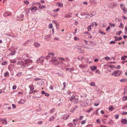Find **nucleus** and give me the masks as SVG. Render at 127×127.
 Wrapping results in <instances>:
<instances>
[{
	"label": "nucleus",
	"mask_w": 127,
	"mask_h": 127,
	"mask_svg": "<svg viewBox=\"0 0 127 127\" xmlns=\"http://www.w3.org/2000/svg\"><path fill=\"white\" fill-rule=\"evenodd\" d=\"M59 59L61 60V61H60L58 62L57 60L55 58H54L52 60H51L50 61L52 62L54 64L56 65L59 64L60 62V63H63V61H65L64 59L63 58L59 57Z\"/></svg>",
	"instance_id": "f257e3e1"
},
{
	"label": "nucleus",
	"mask_w": 127,
	"mask_h": 127,
	"mask_svg": "<svg viewBox=\"0 0 127 127\" xmlns=\"http://www.w3.org/2000/svg\"><path fill=\"white\" fill-rule=\"evenodd\" d=\"M69 99L70 101L74 100V102L77 103L78 102V97L76 95H73Z\"/></svg>",
	"instance_id": "f03ea898"
},
{
	"label": "nucleus",
	"mask_w": 127,
	"mask_h": 127,
	"mask_svg": "<svg viewBox=\"0 0 127 127\" xmlns=\"http://www.w3.org/2000/svg\"><path fill=\"white\" fill-rule=\"evenodd\" d=\"M121 74V72L119 70H117L114 71L112 73L113 76H115L116 77L118 76Z\"/></svg>",
	"instance_id": "7ed1b4c3"
},
{
	"label": "nucleus",
	"mask_w": 127,
	"mask_h": 127,
	"mask_svg": "<svg viewBox=\"0 0 127 127\" xmlns=\"http://www.w3.org/2000/svg\"><path fill=\"white\" fill-rule=\"evenodd\" d=\"M120 6L122 10H123L124 13H126L127 12V9L126 8L125 5V4H120Z\"/></svg>",
	"instance_id": "20e7f679"
},
{
	"label": "nucleus",
	"mask_w": 127,
	"mask_h": 127,
	"mask_svg": "<svg viewBox=\"0 0 127 127\" xmlns=\"http://www.w3.org/2000/svg\"><path fill=\"white\" fill-rule=\"evenodd\" d=\"M37 72L39 74H44L45 71L41 69H37Z\"/></svg>",
	"instance_id": "39448f33"
},
{
	"label": "nucleus",
	"mask_w": 127,
	"mask_h": 127,
	"mask_svg": "<svg viewBox=\"0 0 127 127\" xmlns=\"http://www.w3.org/2000/svg\"><path fill=\"white\" fill-rule=\"evenodd\" d=\"M28 57L29 55L28 54H24L22 56V59L26 60L28 59H29V58Z\"/></svg>",
	"instance_id": "423d86ee"
},
{
	"label": "nucleus",
	"mask_w": 127,
	"mask_h": 127,
	"mask_svg": "<svg viewBox=\"0 0 127 127\" xmlns=\"http://www.w3.org/2000/svg\"><path fill=\"white\" fill-rule=\"evenodd\" d=\"M26 101V100H25L21 99L19 101L18 103L21 104H23Z\"/></svg>",
	"instance_id": "0eeeda50"
},
{
	"label": "nucleus",
	"mask_w": 127,
	"mask_h": 127,
	"mask_svg": "<svg viewBox=\"0 0 127 127\" xmlns=\"http://www.w3.org/2000/svg\"><path fill=\"white\" fill-rule=\"evenodd\" d=\"M11 15V13L9 12H7L4 13V16H7Z\"/></svg>",
	"instance_id": "6e6552de"
},
{
	"label": "nucleus",
	"mask_w": 127,
	"mask_h": 127,
	"mask_svg": "<svg viewBox=\"0 0 127 127\" xmlns=\"http://www.w3.org/2000/svg\"><path fill=\"white\" fill-rule=\"evenodd\" d=\"M34 46L36 47H39L40 46V44L37 42H35L34 44Z\"/></svg>",
	"instance_id": "1a4fd4ad"
},
{
	"label": "nucleus",
	"mask_w": 127,
	"mask_h": 127,
	"mask_svg": "<svg viewBox=\"0 0 127 127\" xmlns=\"http://www.w3.org/2000/svg\"><path fill=\"white\" fill-rule=\"evenodd\" d=\"M24 64V62L22 61H18L17 63V65H23Z\"/></svg>",
	"instance_id": "9d476101"
},
{
	"label": "nucleus",
	"mask_w": 127,
	"mask_h": 127,
	"mask_svg": "<svg viewBox=\"0 0 127 127\" xmlns=\"http://www.w3.org/2000/svg\"><path fill=\"white\" fill-rule=\"evenodd\" d=\"M91 69L92 70H95L97 69V67L95 66H90V67Z\"/></svg>",
	"instance_id": "9b49d317"
},
{
	"label": "nucleus",
	"mask_w": 127,
	"mask_h": 127,
	"mask_svg": "<svg viewBox=\"0 0 127 127\" xmlns=\"http://www.w3.org/2000/svg\"><path fill=\"white\" fill-rule=\"evenodd\" d=\"M87 65H84L83 64H80L79 65V67L81 68H84L87 67Z\"/></svg>",
	"instance_id": "f8f14e48"
},
{
	"label": "nucleus",
	"mask_w": 127,
	"mask_h": 127,
	"mask_svg": "<svg viewBox=\"0 0 127 127\" xmlns=\"http://www.w3.org/2000/svg\"><path fill=\"white\" fill-rule=\"evenodd\" d=\"M122 123L123 124H127V120L126 119H123L121 121Z\"/></svg>",
	"instance_id": "ddd939ff"
},
{
	"label": "nucleus",
	"mask_w": 127,
	"mask_h": 127,
	"mask_svg": "<svg viewBox=\"0 0 127 127\" xmlns=\"http://www.w3.org/2000/svg\"><path fill=\"white\" fill-rule=\"evenodd\" d=\"M71 13H69L68 14H67L66 15H65V18H69L71 17H72Z\"/></svg>",
	"instance_id": "4468645a"
},
{
	"label": "nucleus",
	"mask_w": 127,
	"mask_h": 127,
	"mask_svg": "<svg viewBox=\"0 0 127 127\" xmlns=\"http://www.w3.org/2000/svg\"><path fill=\"white\" fill-rule=\"evenodd\" d=\"M25 61V62L26 63H31L32 62V60H26Z\"/></svg>",
	"instance_id": "2eb2a0df"
},
{
	"label": "nucleus",
	"mask_w": 127,
	"mask_h": 127,
	"mask_svg": "<svg viewBox=\"0 0 127 127\" xmlns=\"http://www.w3.org/2000/svg\"><path fill=\"white\" fill-rule=\"evenodd\" d=\"M127 80V79L126 78H124L122 79H121L120 80V81L121 82H126Z\"/></svg>",
	"instance_id": "dca6fc26"
},
{
	"label": "nucleus",
	"mask_w": 127,
	"mask_h": 127,
	"mask_svg": "<svg viewBox=\"0 0 127 127\" xmlns=\"http://www.w3.org/2000/svg\"><path fill=\"white\" fill-rule=\"evenodd\" d=\"M114 109L111 106H110L109 107V111H112L114 110Z\"/></svg>",
	"instance_id": "f3484780"
},
{
	"label": "nucleus",
	"mask_w": 127,
	"mask_h": 127,
	"mask_svg": "<svg viewBox=\"0 0 127 127\" xmlns=\"http://www.w3.org/2000/svg\"><path fill=\"white\" fill-rule=\"evenodd\" d=\"M57 4L60 7H62L63 6V5L62 3H60V2H57Z\"/></svg>",
	"instance_id": "a211bd4d"
},
{
	"label": "nucleus",
	"mask_w": 127,
	"mask_h": 127,
	"mask_svg": "<svg viewBox=\"0 0 127 127\" xmlns=\"http://www.w3.org/2000/svg\"><path fill=\"white\" fill-rule=\"evenodd\" d=\"M4 76L5 77L9 76V73L8 72H6L4 74Z\"/></svg>",
	"instance_id": "6ab92c4d"
},
{
	"label": "nucleus",
	"mask_w": 127,
	"mask_h": 127,
	"mask_svg": "<svg viewBox=\"0 0 127 127\" xmlns=\"http://www.w3.org/2000/svg\"><path fill=\"white\" fill-rule=\"evenodd\" d=\"M90 85L94 87L95 86V84L94 82H92L90 83Z\"/></svg>",
	"instance_id": "aec40b11"
},
{
	"label": "nucleus",
	"mask_w": 127,
	"mask_h": 127,
	"mask_svg": "<svg viewBox=\"0 0 127 127\" xmlns=\"http://www.w3.org/2000/svg\"><path fill=\"white\" fill-rule=\"evenodd\" d=\"M39 59L41 62H43L44 61L43 57H40Z\"/></svg>",
	"instance_id": "412c9836"
},
{
	"label": "nucleus",
	"mask_w": 127,
	"mask_h": 127,
	"mask_svg": "<svg viewBox=\"0 0 127 127\" xmlns=\"http://www.w3.org/2000/svg\"><path fill=\"white\" fill-rule=\"evenodd\" d=\"M91 25H90L89 26H88V31H91Z\"/></svg>",
	"instance_id": "4be33fe9"
},
{
	"label": "nucleus",
	"mask_w": 127,
	"mask_h": 127,
	"mask_svg": "<svg viewBox=\"0 0 127 127\" xmlns=\"http://www.w3.org/2000/svg\"><path fill=\"white\" fill-rule=\"evenodd\" d=\"M10 62L12 63H15L16 62V61L15 59L11 60L10 61Z\"/></svg>",
	"instance_id": "5701e85b"
},
{
	"label": "nucleus",
	"mask_w": 127,
	"mask_h": 127,
	"mask_svg": "<svg viewBox=\"0 0 127 127\" xmlns=\"http://www.w3.org/2000/svg\"><path fill=\"white\" fill-rule=\"evenodd\" d=\"M39 7L40 9H42V8H45L46 7V6H45L39 5Z\"/></svg>",
	"instance_id": "b1692460"
},
{
	"label": "nucleus",
	"mask_w": 127,
	"mask_h": 127,
	"mask_svg": "<svg viewBox=\"0 0 127 127\" xmlns=\"http://www.w3.org/2000/svg\"><path fill=\"white\" fill-rule=\"evenodd\" d=\"M109 24L110 25L111 27H114L115 26V25L114 24L112 23H109Z\"/></svg>",
	"instance_id": "393cba45"
},
{
	"label": "nucleus",
	"mask_w": 127,
	"mask_h": 127,
	"mask_svg": "<svg viewBox=\"0 0 127 127\" xmlns=\"http://www.w3.org/2000/svg\"><path fill=\"white\" fill-rule=\"evenodd\" d=\"M48 55H49V56H52L51 57L54 56V54L53 53H48Z\"/></svg>",
	"instance_id": "a878e982"
},
{
	"label": "nucleus",
	"mask_w": 127,
	"mask_h": 127,
	"mask_svg": "<svg viewBox=\"0 0 127 127\" xmlns=\"http://www.w3.org/2000/svg\"><path fill=\"white\" fill-rule=\"evenodd\" d=\"M37 8L36 7H33L32 8V10H34L35 11H36L37 10Z\"/></svg>",
	"instance_id": "bb28decb"
},
{
	"label": "nucleus",
	"mask_w": 127,
	"mask_h": 127,
	"mask_svg": "<svg viewBox=\"0 0 127 127\" xmlns=\"http://www.w3.org/2000/svg\"><path fill=\"white\" fill-rule=\"evenodd\" d=\"M74 40L76 41L78 40L79 39V38L76 36H74Z\"/></svg>",
	"instance_id": "cd10ccee"
},
{
	"label": "nucleus",
	"mask_w": 127,
	"mask_h": 127,
	"mask_svg": "<svg viewBox=\"0 0 127 127\" xmlns=\"http://www.w3.org/2000/svg\"><path fill=\"white\" fill-rule=\"evenodd\" d=\"M120 28H123L124 27V25L122 23H121L120 24V25L119 26Z\"/></svg>",
	"instance_id": "c85d7f7f"
},
{
	"label": "nucleus",
	"mask_w": 127,
	"mask_h": 127,
	"mask_svg": "<svg viewBox=\"0 0 127 127\" xmlns=\"http://www.w3.org/2000/svg\"><path fill=\"white\" fill-rule=\"evenodd\" d=\"M55 111V109L54 108H52V109H51L50 111V113H52L54 112Z\"/></svg>",
	"instance_id": "c756f323"
},
{
	"label": "nucleus",
	"mask_w": 127,
	"mask_h": 127,
	"mask_svg": "<svg viewBox=\"0 0 127 127\" xmlns=\"http://www.w3.org/2000/svg\"><path fill=\"white\" fill-rule=\"evenodd\" d=\"M52 58V57L49 56V55L47 56L46 57V59L47 60H48L50 59V58Z\"/></svg>",
	"instance_id": "7c9ffc66"
},
{
	"label": "nucleus",
	"mask_w": 127,
	"mask_h": 127,
	"mask_svg": "<svg viewBox=\"0 0 127 127\" xmlns=\"http://www.w3.org/2000/svg\"><path fill=\"white\" fill-rule=\"evenodd\" d=\"M24 3L27 5H28L29 4V2L27 0H26L24 1Z\"/></svg>",
	"instance_id": "2f4dec72"
},
{
	"label": "nucleus",
	"mask_w": 127,
	"mask_h": 127,
	"mask_svg": "<svg viewBox=\"0 0 127 127\" xmlns=\"http://www.w3.org/2000/svg\"><path fill=\"white\" fill-rule=\"evenodd\" d=\"M86 122V120H84L82 121L81 122V124H85Z\"/></svg>",
	"instance_id": "473e14b6"
},
{
	"label": "nucleus",
	"mask_w": 127,
	"mask_h": 127,
	"mask_svg": "<svg viewBox=\"0 0 127 127\" xmlns=\"http://www.w3.org/2000/svg\"><path fill=\"white\" fill-rule=\"evenodd\" d=\"M121 32H122L121 31H118L117 33H116V34L117 35H119L121 33Z\"/></svg>",
	"instance_id": "72a5a7b5"
},
{
	"label": "nucleus",
	"mask_w": 127,
	"mask_h": 127,
	"mask_svg": "<svg viewBox=\"0 0 127 127\" xmlns=\"http://www.w3.org/2000/svg\"><path fill=\"white\" fill-rule=\"evenodd\" d=\"M84 118V117L83 116H80L79 117V119L80 120H81L83 119V118Z\"/></svg>",
	"instance_id": "f704fd0d"
},
{
	"label": "nucleus",
	"mask_w": 127,
	"mask_h": 127,
	"mask_svg": "<svg viewBox=\"0 0 127 127\" xmlns=\"http://www.w3.org/2000/svg\"><path fill=\"white\" fill-rule=\"evenodd\" d=\"M40 79H41L40 78H36L34 79V80L35 81H37L39 80H40Z\"/></svg>",
	"instance_id": "c9c22d12"
},
{
	"label": "nucleus",
	"mask_w": 127,
	"mask_h": 127,
	"mask_svg": "<svg viewBox=\"0 0 127 127\" xmlns=\"http://www.w3.org/2000/svg\"><path fill=\"white\" fill-rule=\"evenodd\" d=\"M123 99L125 100H127V96H123Z\"/></svg>",
	"instance_id": "e433bc0d"
},
{
	"label": "nucleus",
	"mask_w": 127,
	"mask_h": 127,
	"mask_svg": "<svg viewBox=\"0 0 127 127\" xmlns=\"http://www.w3.org/2000/svg\"><path fill=\"white\" fill-rule=\"evenodd\" d=\"M68 126L71 127L73 126V124L72 123H70L68 124Z\"/></svg>",
	"instance_id": "4c0bfd02"
},
{
	"label": "nucleus",
	"mask_w": 127,
	"mask_h": 127,
	"mask_svg": "<svg viewBox=\"0 0 127 127\" xmlns=\"http://www.w3.org/2000/svg\"><path fill=\"white\" fill-rule=\"evenodd\" d=\"M53 27L52 24H50L49 25V29H50L52 28Z\"/></svg>",
	"instance_id": "58836bf2"
},
{
	"label": "nucleus",
	"mask_w": 127,
	"mask_h": 127,
	"mask_svg": "<svg viewBox=\"0 0 127 127\" xmlns=\"http://www.w3.org/2000/svg\"><path fill=\"white\" fill-rule=\"evenodd\" d=\"M54 117L52 116L50 119L49 121H52L54 120Z\"/></svg>",
	"instance_id": "ea45409f"
},
{
	"label": "nucleus",
	"mask_w": 127,
	"mask_h": 127,
	"mask_svg": "<svg viewBox=\"0 0 127 127\" xmlns=\"http://www.w3.org/2000/svg\"><path fill=\"white\" fill-rule=\"evenodd\" d=\"M43 122H42V121H39L38 122V124L39 125H41L42 124Z\"/></svg>",
	"instance_id": "a19ab883"
},
{
	"label": "nucleus",
	"mask_w": 127,
	"mask_h": 127,
	"mask_svg": "<svg viewBox=\"0 0 127 127\" xmlns=\"http://www.w3.org/2000/svg\"><path fill=\"white\" fill-rule=\"evenodd\" d=\"M60 10V9L59 8H57L56 9H54L53 10V11L56 12Z\"/></svg>",
	"instance_id": "79ce46f5"
},
{
	"label": "nucleus",
	"mask_w": 127,
	"mask_h": 127,
	"mask_svg": "<svg viewBox=\"0 0 127 127\" xmlns=\"http://www.w3.org/2000/svg\"><path fill=\"white\" fill-rule=\"evenodd\" d=\"M22 74V73L21 72H20L19 73H18L16 75L18 76H19Z\"/></svg>",
	"instance_id": "37998d69"
},
{
	"label": "nucleus",
	"mask_w": 127,
	"mask_h": 127,
	"mask_svg": "<svg viewBox=\"0 0 127 127\" xmlns=\"http://www.w3.org/2000/svg\"><path fill=\"white\" fill-rule=\"evenodd\" d=\"M7 64V63L6 61H5L4 62H3L2 64L3 65H6V64Z\"/></svg>",
	"instance_id": "c03bdc74"
},
{
	"label": "nucleus",
	"mask_w": 127,
	"mask_h": 127,
	"mask_svg": "<svg viewBox=\"0 0 127 127\" xmlns=\"http://www.w3.org/2000/svg\"><path fill=\"white\" fill-rule=\"evenodd\" d=\"M17 88V86L16 85L13 86V87L12 89L13 90Z\"/></svg>",
	"instance_id": "a18cd8bd"
},
{
	"label": "nucleus",
	"mask_w": 127,
	"mask_h": 127,
	"mask_svg": "<svg viewBox=\"0 0 127 127\" xmlns=\"http://www.w3.org/2000/svg\"><path fill=\"white\" fill-rule=\"evenodd\" d=\"M105 120H106L105 119H103L102 120V121L105 124L106 123V122L105 121Z\"/></svg>",
	"instance_id": "49530a36"
},
{
	"label": "nucleus",
	"mask_w": 127,
	"mask_h": 127,
	"mask_svg": "<svg viewBox=\"0 0 127 127\" xmlns=\"http://www.w3.org/2000/svg\"><path fill=\"white\" fill-rule=\"evenodd\" d=\"M115 117L116 119H118L119 117V116L118 115H115Z\"/></svg>",
	"instance_id": "de8ad7c7"
},
{
	"label": "nucleus",
	"mask_w": 127,
	"mask_h": 127,
	"mask_svg": "<svg viewBox=\"0 0 127 127\" xmlns=\"http://www.w3.org/2000/svg\"><path fill=\"white\" fill-rule=\"evenodd\" d=\"M95 73H96L99 74L100 73V71L99 70H97L95 71Z\"/></svg>",
	"instance_id": "09e8293b"
},
{
	"label": "nucleus",
	"mask_w": 127,
	"mask_h": 127,
	"mask_svg": "<svg viewBox=\"0 0 127 127\" xmlns=\"http://www.w3.org/2000/svg\"><path fill=\"white\" fill-rule=\"evenodd\" d=\"M15 52L14 51L10 53V55H13L14 54Z\"/></svg>",
	"instance_id": "8fccbe9b"
},
{
	"label": "nucleus",
	"mask_w": 127,
	"mask_h": 127,
	"mask_svg": "<svg viewBox=\"0 0 127 127\" xmlns=\"http://www.w3.org/2000/svg\"><path fill=\"white\" fill-rule=\"evenodd\" d=\"M93 110V108H90L89 110H88L87 111V112L88 113H89V112H90L91 111V110Z\"/></svg>",
	"instance_id": "3c124183"
},
{
	"label": "nucleus",
	"mask_w": 127,
	"mask_h": 127,
	"mask_svg": "<svg viewBox=\"0 0 127 127\" xmlns=\"http://www.w3.org/2000/svg\"><path fill=\"white\" fill-rule=\"evenodd\" d=\"M105 59L106 60H108L110 59V58L108 57H105Z\"/></svg>",
	"instance_id": "603ef678"
},
{
	"label": "nucleus",
	"mask_w": 127,
	"mask_h": 127,
	"mask_svg": "<svg viewBox=\"0 0 127 127\" xmlns=\"http://www.w3.org/2000/svg\"><path fill=\"white\" fill-rule=\"evenodd\" d=\"M110 26H109L106 29V31H107L108 30H109L110 29Z\"/></svg>",
	"instance_id": "864d4df0"
},
{
	"label": "nucleus",
	"mask_w": 127,
	"mask_h": 127,
	"mask_svg": "<svg viewBox=\"0 0 127 127\" xmlns=\"http://www.w3.org/2000/svg\"><path fill=\"white\" fill-rule=\"evenodd\" d=\"M5 119H0V122H2L3 121H4L5 120Z\"/></svg>",
	"instance_id": "5fc2aeb1"
},
{
	"label": "nucleus",
	"mask_w": 127,
	"mask_h": 127,
	"mask_svg": "<svg viewBox=\"0 0 127 127\" xmlns=\"http://www.w3.org/2000/svg\"><path fill=\"white\" fill-rule=\"evenodd\" d=\"M50 89L53 90V86L51 85L50 86Z\"/></svg>",
	"instance_id": "6e6d98bb"
},
{
	"label": "nucleus",
	"mask_w": 127,
	"mask_h": 127,
	"mask_svg": "<svg viewBox=\"0 0 127 127\" xmlns=\"http://www.w3.org/2000/svg\"><path fill=\"white\" fill-rule=\"evenodd\" d=\"M45 96H49V94L48 93H45Z\"/></svg>",
	"instance_id": "4d7b16f0"
},
{
	"label": "nucleus",
	"mask_w": 127,
	"mask_h": 127,
	"mask_svg": "<svg viewBox=\"0 0 127 127\" xmlns=\"http://www.w3.org/2000/svg\"><path fill=\"white\" fill-rule=\"evenodd\" d=\"M12 106L13 108H16V105L14 104H12Z\"/></svg>",
	"instance_id": "13d9d810"
},
{
	"label": "nucleus",
	"mask_w": 127,
	"mask_h": 127,
	"mask_svg": "<svg viewBox=\"0 0 127 127\" xmlns=\"http://www.w3.org/2000/svg\"><path fill=\"white\" fill-rule=\"evenodd\" d=\"M33 69V66H32L31 68H29L28 69V70H32Z\"/></svg>",
	"instance_id": "bf43d9fd"
},
{
	"label": "nucleus",
	"mask_w": 127,
	"mask_h": 127,
	"mask_svg": "<svg viewBox=\"0 0 127 127\" xmlns=\"http://www.w3.org/2000/svg\"><path fill=\"white\" fill-rule=\"evenodd\" d=\"M121 66L120 65L117 66L116 67V68L117 69H120V68Z\"/></svg>",
	"instance_id": "052dcab7"
},
{
	"label": "nucleus",
	"mask_w": 127,
	"mask_h": 127,
	"mask_svg": "<svg viewBox=\"0 0 127 127\" xmlns=\"http://www.w3.org/2000/svg\"><path fill=\"white\" fill-rule=\"evenodd\" d=\"M59 38L58 37H55L54 38V39L55 40H59Z\"/></svg>",
	"instance_id": "680f3d73"
},
{
	"label": "nucleus",
	"mask_w": 127,
	"mask_h": 127,
	"mask_svg": "<svg viewBox=\"0 0 127 127\" xmlns=\"http://www.w3.org/2000/svg\"><path fill=\"white\" fill-rule=\"evenodd\" d=\"M115 43V42L113 41H111L110 42V44H114Z\"/></svg>",
	"instance_id": "e2e57ef3"
},
{
	"label": "nucleus",
	"mask_w": 127,
	"mask_h": 127,
	"mask_svg": "<svg viewBox=\"0 0 127 127\" xmlns=\"http://www.w3.org/2000/svg\"><path fill=\"white\" fill-rule=\"evenodd\" d=\"M99 104V103H98L97 104L95 103L94 104V105L95 106H98Z\"/></svg>",
	"instance_id": "0e129e2a"
},
{
	"label": "nucleus",
	"mask_w": 127,
	"mask_h": 127,
	"mask_svg": "<svg viewBox=\"0 0 127 127\" xmlns=\"http://www.w3.org/2000/svg\"><path fill=\"white\" fill-rule=\"evenodd\" d=\"M127 114V112H123L122 113V115H125Z\"/></svg>",
	"instance_id": "69168bd1"
},
{
	"label": "nucleus",
	"mask_w": 127,
	"mask_h": 127,
	"mask_svg": "<svg viewBox=\"0 0 127 127\" xmlns=\"http://www.w3.org/2000/svg\"><path fill=\"white\" fill-rule=\"evenodd\" d=\"M73 70H74L72 69H71V68H69V69L68 70V71L71 72V71H73Z\"/></svg>",
	"instance_id": "338daca9"
},
{
	"label": "nucleus",
	"mask_w": 127,
	"mask_h": 127,
	"mask_svg": "<svg viewBox=\"0 0 127 127\" xmlns=\"http://www.w3.org/2000/svg\"><path fill=\"white\" fill-rule=\"evenodd\" d=\"M86 127H92V126L91 125H88Z\"/></svg>",
	"instance_id": "774afa93"
}]
</instances>
